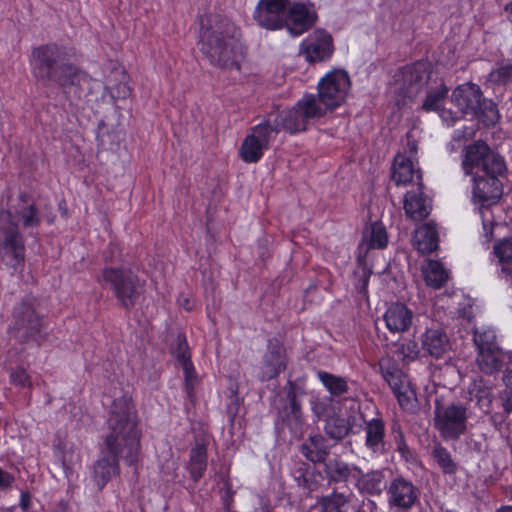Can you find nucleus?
<instances>
[{"label":"nucleus","instance_id":"bb28decb","mask_svg":"<svg viewBox=\"0 0 512 512\" xmlns=\"http://www.w3.org/2000/svg\"><path fill=\"white\" fill-rule=\"evenodd\" d=\"M292 476L297 485L308 493L317 491L321 486L320 471L312 468L307 462H296L292 470Z\"/></svg>","mask_w":512,"mask_h":512},{"label":"nucleus","instance_id":"9b49d317","mask_svg":"<svg viewBox=\"0 0 512 512\" xmlns=\"http://www.w3.org/2000/svg\"><path fill=\"white\" fill-rule=\"evenodd\" d=\"M350 88L349 75L344 70L327 73L318 83V94L314 95L315 107H319L323 117L345 100Z\"/></svg>","mask_w":512,"mask_h":512},{"label":"nucleus","instance_id":"680f3d73","mask_svg":"<svg viewBox=\"0 0 512 512\" xmlns=\"http://www.w3.org/2000/svg\"><path fill=\"white\" fill-rule=\"evenodd\" d=\"M504 11L507 12L509 14V16L507 17L508 21L512 23V1L508 2L505 6H504Z\"/></svg>","mask_w":512,"mask_h":512},{"label":"nucleus","instance_id":"603ef678","mask_svg":"<svg viewBox=\"0 0 512 512\" xmlns=\"http://www.w3.org/2000/svg\"><path fill=\"white\" fill-rule=\"evenodd\" d=\"M327 404L323 401L316 400L312 403V411L318 419H323L327 416Z\"/></svg>","mask_w":512,"mask_h":512},{"label":"nucleus","instance_id":"7ed1b4c3","mask_svg":"<svg viewBox=\"0 0 512 512\" xmlns=\"http://www.w3.org/2000/svg\"><path fill=\"white\" fill-rule=\"evenodd\" d=\"M15 218L22 222L24 228L38 227L41 223L39 210L26 193H21L8 210L0 211V257L13 267L22 263L25 255L23 237Z\"/></svg>","mask_w":512,"mask_h":512},{"label":"nucleus","instance_id":"a211bd4d","mask_svg":"<svg viewBox=\"0 0 512 512\" xmlns=\"http://www.w3.org/2000/svg\"><path fill=\"white\" fill-rule=\"evenodd\" d=\"M287 365L288 356L283 342L275 337L268 339L260 362V381L266 382L275 379L286 370Z\"/></svg>","mask_w":512,"mask_h":512},{"label":"nucleus","instance_id":"79ce46f5","mask_svg":"<svg viewBox=\"0 0 512 512\" xmlns=\"http://www.w3.org/2000/svg\"><path fill=\"white\" fill-rule=\"evenodd\" d=\"M488 80L498 86H512V59L497 62L496 67L488 74Z\"/></svg>","mask_w":512,"mask_h":512},{"label":"nucleus","instance_id":"338daca9","mask_svg":"<svg viewBox=\"0 0 512 512\" xmlns=\"http://www.w3.org/2000/svg\"><path fill=\"white\" fill-rule=\"evenodd\" d=\"M507 264H503L502 268H501V272L506 274V275H512V270L506 266Z\"/></svg>","mask_w":512,"mask_h":512},{"label":"nucleus","instance_id":"0e129e2a","mask_svg":"<svg viewBox=\"0 0 512 512\" xmlns=\"http://www.w3.org/2000/svg\"><path fill=\"white\" fill-rule=\"evenodd\" d=\"M254 512H273L268 504H263L261 507L254 510Z\"/></svg>","mask_w":512,"mask_h":512},{"label":"nucleus","instance_id":"774afa93","mask_svg":"<svg viewBox=\"0 0 512 512\" xmlns=\"http://www.w3.org/2000/svg\"><path fill=\"white\" fill-rule=\"evenodd\" d=\"M411 150L416 152V145L415 144L412 145Z\"/></svg>","mask_w":512,"mask_h":512},{"label":"nucleus","instance_id":"4468645a","mask_svg":"<svg viewBox=\"0 0 512 512\" xmlns=\"http://www.w3.org/2000/svg\"><path fill=\"white\" fill-rule=\"evenodd\" d=\"M102 281L110 285L120 305L132 308L139 297L137 277L129 270L106 268L102 271Z\"/></svg>","mask_w":512,"mask_h":512},{"label":"nucleus","instance_id":"b1692460","mask_svg":"<svg viewBox=\"0 0 512 512\" xmlns=\"http://www.w3.org/2000/svg\"><path fill=\"white\" fill-rule=\"evenodd\" d=\"M323 465V472L329 484L347 483L351 478H356V473H361V468L339 458L326 460Z\"/></svg>","mask_w":512,"mask_h":512},{"label":"nucleus","instance_id":"bf43d9fd","mask_svg":"<svg viewBox=\"0 0 512 512\" xmlns=\"http://www.w3.org/2000/svg\"><path fill=\"white\" fill-rule=\"evenodd\" d=\"M20 506L23 510H27L30 506V497L26 493H22L20 499Z\"/></svg>","mask_w":512,"mask_h":512},{"label":"nucleus","instance_id":"7c9ffc66","mask_svg":"<svg viewBox=\"0 0 512 512\" xmlns=\"http://www.w3.org/2000/svg\"><path fill=\"white\" fill-rule=\"evenodd\" d=\"M118 457L120 454L112 453L100 458L94 465V480L99 489H102L112 476L118 473Z\"/></svg>","mask_w":512,"mask_h":512},{"label":"nucleus","instance_id":"dca6fc26","mask_svg":"<svg viewBox=\"0 0 512 512\" xmlns=\"http://www.w3.org/2000/svg\"><path fill=\"white\" fill-rule=\"evenodd\" d=\"M335 51L332 35L325 29H315L300 45V54L310 64L329 61Z\"/></svg>","mask_w":512,"mask_h":512},{"label":"nucleus","instance_id":"f3484780","mask_svg":"<svg viewBox=\"0 0 512 512\" xmlns=\"http://www.w3.org/2000/svg\"><path fill=\"white\" fill-rule=\"evenodd\" d=\"M362 430L364 432V448L374 457H384L391 450V443L387 440L386 424L383 417L377 415L366 419L362 414Z\"/></svg>","mask_w":512,"mask_h":512},{"label":"nucleus","instance_id":"37998d69","mask_svg":"<svg viewBox=\"0 0 512 512\" xmlns=\"http://www.w3.org/2000/svg\"><path fill=\"white\" fill-rule=\"evenodd\" d=\"M317 376L331 395L340 396L348 392V384L344 377L326 371H318Z\"/></svg>","mask_w":512,"mask_h":512},{"label":"nucleus","instance_id":"1a4fd4ad","mask_svg":"<svg viewBox=\"0 0 512 512\" xmlns=\"http://www.w3.org/2000/svg\"><path fill=\"white\" fill-rule=\"evenodd\" d=\"M165 342L174 366L181 367L183 370L185 390L188 396L192 397L199 378L191 360V350L186 335L178 326L171 325L167 327Z\"/></svg>","mask_w":512,"mask_h":512},{"label":"nucleus","instance_id":"423d86ee","mask_svg":"<svg viewBox=\"0 0 512 512\" xmlns=\"http://www.w3.org/2000/svg\"><path fill=\"white\" fill-rule=\"evenodd\" d=\"M451 101L463 115L476 118L487 127L495 125L500 119L497 104L486 99L480 86L475 83L458 85L452 91Z\"/></svg>","mask_w":512,"mask_h":512},{"label":"nucleus","instance_id":"aec40b11","mask_svg":"<svg viewBox=\"0 0 512 512\" xmlns=\"http://www.w3.org/2000/svg\"><path fill=\"white\" fill-rule=\"evenodd\" d=\"M290 0H260L254 12L259 26L268 30H277L286 23V10Z\"/></svg>","mask_w":512,"mask_h":512},{"label":"nucleus","instance_id":"20e7f679","mask_svg":"<svg viewBox=\"0 0 512 512\" xmlns=\"http://www.w3.org/2000/svg\"><path fill=\"white\" fill-rule=\"evenodd\" d=\"M137 412L128 396L116 398L110 408L107 425L109 434L106 446L112 453L120 454L129 465L134 464L140 450V430Z\"/></svg>","mask_w":512,"mask_h":512},{"label":"nucleus","instance_id":"f257e3e1","mask_svg":"<svg viewBox=\"0 0 512 512\" xmlns=\"http://www.w3.org/2000/svg\"><path fill=\"white\" fill-rule=\"evenodd\" d=\"M461 168L472 178V199L482 207L499 202L503 195V180L508 168L503 155L483 140L465 145L461 151Z\"/></svg>","mask_w":512,"mask_h":512},{"label":"nucleus","instance_id":"3c124183","mask_svg":"<svg viewBox=\"0 0 512 512\" xmlns=\"http://www.w3.org/2000/svg\"><path fill=\"white\" fill-rule=\"evenodd\" d=\"M11 382L15 385H20L23 387L30 386L31 382L29 376L23 368H16L11 372L10 375Z\"/></svg>","mask_w":512,"mask_h":512},{"label":"nucleus","instance_id":"864d4df0","mask_svg":"<svg viewBox=\"0 0 512 512\" xmlns=\"http://www.w3.org/2000/svg\"><path fill=\"white\" fill-rule=\"evenodd\" d=\"M14 476L0 468V490L10 488L14 482Z\"/></svg>","mask_w":512,"mask_h":512},{"label":"nucleus","instance_id":"13d9d810","mask_svg":"<svg viewBox=\"0 0 512 512\" xmlns=\"http://www.w3.org/2000/svg\"><path fill=\"white\" fill-rule=\"evenodd\" d=\"M130 89L126 84L119 85L117 88V97L118 98H125L129 96Z\"/></svg>","mask_w":512,"mask_h":512},{"label":"nucleus","instance_id":"c9c22d12","mask_svg":"<svg viewBox=\"0 0 512 512\" xmlns=\"http://www.w3.org/2000/svg\"><path fill=\"white\" fill-rule=\"evenodd\" d=\"M350 503V495L336 491L317 501L320 512H349Z\"/></svg>","mask_w":512,"mask_h":512},{"label":"nucleus","instance_id":"6e6d98bb","mask_svg":"<svg viewBox=\"0 0 512 512\" xmlns=\"http://www.w3.org/2000/svg\"><path fill=\"white\" fill-rule=\"evenodd\" d=\"M355 512H377V504L373 500H368L366 503L363 502L362 506Z\"/></svg>","mask_w":512,"mask_h":512},{"label":"nucleus","instance_id":"f8f14e48","mask_svg":"<svg viewBox=\"0 0 512 512\" xmlns=\"http://www.w3.org/2000/svg\"><path fill=\"white\" fill-rule=\"evenodd\" d=\"M430 65L427 62L417 61L399 69L396 74L397 88L395 93L398 103H406V99L413 100L427 85L431 76Z\"/></svg>","mask_w":512,"mask_h":512},{"label":"nucleus","instance_id":"e2e57ef3","mask_svg":"<svg viewBox=\"0 0 512 512\" xmlns=\"http://www.w3.org/2000/svg\"><path fill=\"white\" fill-rule=\"evenodd\" d=\"M504 410L506 413L512 412V393L510 394V396L508 397V399L504 405Z\"/></svg>","mask_w":512,"mask_h":512},{"label":"nucleus","instance_id":"a18cd8bd","mask_svg":"<svg viewBox=\"0 0 512 512\" xmlns=\"http://www.w3.org/2000/svg\"><path fill=\"white\" fill-rule=\"evenodd\" d=\"M493 251L501 264H512V238L498 240Z\"/></svg>","mask_w":512,"mask_h":512},{"label":"nucleus","instance_id":"49530a36","mask_svg":"<svg viewBox=\"0 0 512 512\" xmlns=\"http://www.w3.org/2000/svg\"><path fill=\"white\" fill-rule=\"evenodd\" d=\"M474 343L477 350L499 348L496 343V335L492 330H486L481 333L476 331L474 334Z\"/></svg>","mask_w":512,"mask_h":512},{"label":"nucleus","instance_id":"09e8293b","mask_svg":"<svg viewBox=\"0 0 512 512\" xmlns=\"http://www.w3.org/2000/svg\"><path fill=\"white\" fill-rule=\"evenodd\" d=\"M418 343L415 340H407L399 345L397 350L398 354L402 356L403 359H416L420 352Z\"/></svg>","mask_w":512,"mask_h":512},{"label":"nucleus","instance_id":"052dcab7","mask_svg":"<svg viewBox=\"0 0 512 512\" xmlns=\"http://www.w3.org/2000/svg\"><path fill=\"white\" fill-rule=\"evenodd\" d=\"M503 381L505 382L506 386L512 389V370H506L503 376Z\"/></svg>","mask_w":512,"mask_h":512},{"label":"nucleus","instance_id":"6ab92c4d","mask_svg":"<svg viewBox=\"0 0 512 512\" xmlns=\"http://www.w3.org/2000/svg\"><path fill=\"white\" fill-rule=\"evenodd\" d=\"M380 370L383 378L392 389L393 394L401 408L409 409L415 400V392L411 388L408 377L395 364L388 362L386 365L380 363Z\"/></svg>","mask_w":512,"mask_h":512},{"label":"nucleus","instance_id":"2f4dec72","mask_svg":"<svg viewBox=\"0 0 512 512\" xmlns=\"http://www.w3.org/2000/svg\"><path fill=\"white\" fill-rule=\"evenodd\" d=\"M355 416L343 418L334 416L326 419L324 431L325 434L336 442L342 441L350 433H354L353 426L355 424Z\"/></svg>","mask_w":512,"mask_h":512},{"label":"nucleus","instance_id":"9d476101","mask_svg":"<svg viewBox=\"0 0 512 512\" xmlns=\"http://www.w3.org/2000/svg\"><path fill=\"white\" fill-rule=\"evenodd\" d=\"M468 409L462 403L443 404L436 399L434 427L446 441L458 440L467 432Z\"/></svg>","mask_w":512,"mask_h":512},{"label":"nucleus","instance_id":"8fccbe9b","mask_svg":"<svg viewBox=\"0 0 512 512\" xmlns=\"http://www.w3.org/2000/svg\"><path fill=\"white\" fill-rule=\"evenodd\" d=\"M357 264H358V266L360 268V274H359V279H358L357 287H359L361 292H365L366 288H367V285H368V282H369V279H370V276L372 274V271L367 266L366 259H364L363 261H359V256L358 255H357Z\"/></svg>","mask_w":512,"mask_h":512},{"label":"nucleus","instance_id":"a878e982","mask_svg":"<svg viewBox=\"0 0 512 512\" xmlns=\"http://www.w3.org/2000/svg\"><path fill=\"white\" fill-rule=\"evenodd\" d=\"M331 447L321 434L310 435L299 446L301 454L313 464L324 463L330 454Z\"/></svg>","mask_w":512,"mask_h":512},{"label":"nucleus","instance_id":"39448f33","mask_svg":"<svg viewBox=\"0 0 512 512\" xmlns=\"http://www.w3.org/2000/svg\"><path fill=\"white\" fill-rule=\"evenodd\" d=\"M74 55L73 48L56 42L33 48L30 59L33 76L44 85L72 86L78 73L77 67L70 62Z\"/></svg>","mask_w":512,"mask_h":512},{"label":"nucleus","instance_id":"412c9836","mask_svg":"<svg viewBox=\"0 0 512 512\" xmlns=\"http://www.w3.org/2000/svg\"><path fill=\"white\" fill-rule=\"evenodd\" d=\"M286 15L284 27L287 28L292 36H299L308 31L318 19L314 10L308 8L304 3L299 2H290L286 10Z\"/></svg>","mask_w":512,"mask_h":512},{"label":"nucleus","instance_id":"f704fd0d","mask_svg":"<svg viewBox=\"0 0 512 512\" xmlns=\"http://www.w3.org/2000/svg\"><path fill=\"white\" fill-rule=\"evenodd\" d=\"M504 355L500 348L478 350L477 364L486 374H493L501 370Z\"/></svg>","mask_w":512,"mask_h":512},{"label":"nucleus","instance_id":"ddd939ff","mask_svg":"<svg viewBox=\"0 0 512 512\" xmlns=\"http://www.w3.org/2000/svg\"><path fill=\"white\" fill-rule=\"evenodd\" d=\"M321 109L315 107L314 95L306 94L289 110L273 114L280 130L290 134L305 131L311 119L321 118Z\"/></svg>","mask_w":512,"mask_h":512},{"label":"nucleus","instance_id":"6e6552de","mask_svg":"<svg viewBox=\"0 0 512 512\" xmlns=\"http://www.w3.org/2000/svg\"><path fill=\"white\" fill-rule=\"evenodd\" d=\"M285 390V396H281L278 400L276 425L281 431L288 429L291 439L298 440L303 437L306 427L299 401V396L304 392L291 380L287 382Z\"/></svg>","mask_w":512,"mask_h":512},{"label":"nucleus","instance_id":"393cba45","mask_svg":"<svg viewBox=\"0 0 512 512\" xmlns=\"http://www.w3.org/2000/svg\"><path fill=\"white\" fill-rule=\"evenodd\" d=\"M386 327L391 332H406L412 325L413 312L403 303H393L384 316Z\"/></svg>","mask_w":512,"mask_h":512},{"label":"nucleus","instance_id":"69168bd1","mask_svg":"<svg viewBox=\"0 0 512 512\" xmlns=\"http://www.w3.org/2000/svg\"><path fill=\"white\" fill-rule=\"evenodd\" d=\"M495 512H512V506L511 505L501 506Z\"/></svg>","mask_w":512,"mask_h":512},{"label":"nucleus","instance_id":"0eeeda50","mask_svg":"<svg viewBox=\"0 0 512 512\" xmlns=\"http://www.w3.org/2000/svg\"><path fill=\"white\" fill-rule=\"evenodd\" d=\"M45 322L34 299H25L14 307L8 332L21 344H38L44 336Z\"/></svg>","mask_w":512,"mask_h":512},{"label":"nucleus","instance_id":"4be33fe9","mask_svg":"<svg viewBox=\"0 0 512 512\" xmlns=\"http://www.w3.org/2000/svg\"><path fill=\"white\" fill-rule=\"evenodd\" d=\"M421 350L435 359L442 358L451 349L450 339L442 328H428L421 335Z\"/></svg>","mask_w":512,"mask_h":512},{"label":"nucleus","instance_id":"5fc2aeb1","mask_svg":"<svg viewBox=\"0 0 512 512\" xmlns=\"http://www.w3.org/2000/svg\"><path fill=\"white\" fill-rule=\"evenodd\" d=\"M489 421L495 429L500 430L505 421V415L503 413H494L490 416Z\"/></svg>","mask_w":512,"mask_h":512},{"label":"nucleus","instance_id":"58836bf2","mask_svg":"<svg viewBox=\"0 0 512 512\" xmlns=\"http://www.w3.org/2000/svg\"><path fill=\"white\" fill-rule=\"evenodd\" d=\"M426 285L433 289H440L448 280V272L439 261L430 260L423 268Z\"/></svg>","mask_w":512,"mask_h":512},{"label":"nucleus","instance_id":"2eb2a0df","mask_svg":"<svg viewBox=\"0 0 512 512\" xmlns=\"http://www.w3.org/2000/svg\"><path fill=\"white\" fill-rule=\"evenodd\" d=\"M420 488L402 475L392 478L386 488L387 504L397 512H408L420 501Z\"/></svg>","mask_w":512,"mask_h":512},{"label":"nucleus","instance_id":"4d7b16f0","mask_svg":"<svg viewBox=\"0 0 512 512\" xmlns=\"http://www.w3.org/2000/svg\"><path fill=\"white\" fill-rule=\"evenodd\" d=\"M179 304L186 311H191L194 308V302L187 297H183L179 299Z\"/></svg>","mask_w":512,"mask_h":512},{"label":"nucleus","instance_id":"e433bc0d","mask_svg":"<svg viewBox=\"0 0 512 512\" xmlns=\"http://www.w3.org/2000/svg\"><path fill=\"white\" fill-rule=\"evenodd\" d=\"M280 128L273 114H270L261 123L251 128L250 134L254 135L263 146L269 147V143L275 139L276 135L280 132Z\"/></svg>","mask_w":512,"mask_h":512},{"label":"nucleus","instance_id":"c85d7f7f","mask_svg":"<svg viewBox=\"0 0 512 512\" xmlns=\"http://www.w3.org/2000/svg\"><path fill=\"white\" fill-rule=\"evenodd\" d=\"M415 247L422 255H430L438 249L439 235L435 223L428 222L416 230Z\"/></svg>","mask_w":512,"mask_h":512},{"label":"nucleus","instance_id":"473e14b6","mask_svg":"<svg viewBox=\"0 0 512 512\" xmlns=\"http://www.w3.org/2000/svg\"><path fill=\"white\" fill-rule=\"evenodd\" d=\"M207 469V448L203 443H197L190 450L189 462L187 464V470L190 474L191 479L194 482H198L203 476Z\"/></svg>","mask_w":512,"mask_h":512},{"label":"nucleus","instance_id":"5701e85b","mask_svg":"<svg viewBox=\"0 0 512 512\" xmlns=\"http://www.w3.org/2000/svg\"><path fill=\"white\" fill-rule=\"evenodd\" d=\"M388 244L386 227L381 221L373 222L369 229L363 233V240L358 245L359 261L367 258L371 249H384Z\"/></svg>","mask_w":512,"mask_h":512},{"label":"nucleus","instance_id":"c03bdc74","mask_svg":"<svg viewBox=\"0 0 512 512\" xmlns=\"http://www.w3.org/2000/svg\"><path fill=\"white\" fill-rule=\"evenodd\" d=\"M391 436L395 445V450L400 454L401 458L406 462L410 463L415 459V454L412 449L408 446L400 424L395 423L391 427Z\"/></svg>","mask_w":512,"mask_h":512},{"label":"nucleus","instance_id":"f03ea898","mask_svg":"<svg viewBox=\"0 0 512 512\" xmlns=\"http://www.w3.org/2000/svg\"><path fill=\"white\" fill-rule=\"evenodd\" d=\"M240 29L228 18L210 15L201 21L200 51L213 66L240 70Z\"/></svg>","mask_w":512,"mask_h":512},{"label":"nucleus","instance_id":"ea45409f","mask_svg":"<svg viewBox=\"0 0 512 512\" xmlns=\"http://www.w3.org/2000/svg\"><path fill=\"white\" fill-rule=\"evenodd\" d=\"M430 454L444 474L453 475L458 471V464L453 459L449 450L441 443H435Z\"/></svg>","mask_w":512,"mask_h":512},{"label":"nucleus","instance_id":"a19ab883","mask_svg":"<svg viewBox=\"0 0 512 512\" xmlns=\"http://www.w3.org/2000/svg\"><path fill=\"white\" fill-rule=\"evenodd\" d=\"M448 92L449 88L443 81H441L438 87L427 90L426 97L422 103V110L426 112L439 111L448 96Z\"/></svg>","mask_w":512,"mask_h":512},{"label":"nucleus","instance_id":"cd10ccee","mask_svg":"<svg viewBox=\"0 0 512 512\" xmlns=\"http://www.w3.org/2000/svg\"><path fill=\"white\" fill-rule=\"evenodd\" d=\"M404 210L411 219L421 221L429 216L431 205L424 193L418 188V191H408L405 194Z\"/></svg>","mask_w":512,"mask_h":512},{"label":"nucleus","instance_id":"4c0bfd02","mask_svg":"<svg viewBox=\"0 0 512 512\" xmlns=\"http://www.w3.org/2000/svg\"><path fill=\"white\" fill-rule=\"evenodd\" d=\"M266 149L268 148L263 146L254 135L249 133L240 146L239 156L245 163H257L262 158L263 152Z\"/></svg>","mask_w":512,"mask_h":512},{"label":"nucleus","instance_id":"c756f323","mask_svg":"<svg viewBox=\"0 0 512 512\" xmlns=\"http://www.w3.org/2000/svg\"><path fill=\"white\" fill-rule=\"evenodd\" d=\"M357 487L361 492L369 495H380L387 486L385 476L382 470H372L364 473H356Z\"/></svg>","mask_w":512,"mask_h":512},{"label":"nucleus","instance_id":"72a5a7b5","mask_svg":"<svg viewBox=\"0 0 512 512\" xmlns=\"http://www.w3.org/2000/svg\"><path fill=\"white\" fill-rule=\"evenodd\" d=\"M415 173L414 165L410 157L398 153L392 164V180L397 184H408Z\"/></svg>","mask_w":512,"mask_h":512},{"label":"nucleus","instance_id":"de8ad7c7","mask_svg":"<svg viewBox=\"0 0 512 512\" xmlns=\"http://www.w3.org/2000/svg\"><path fill=\"white\" fill-rule=\"evenodd\" d=\"M229 392H230V395H229V402L226 407V414H227L230 422L233 423L234 419L236 418V416L239 413L240 406L242 404V400L238 396V388L237 387L229 388Z\"/></svg>","mask_w":512,"mask_h":512}]
</instances>
